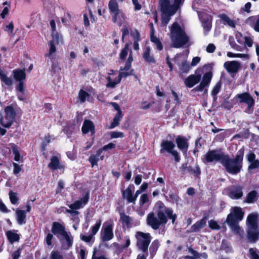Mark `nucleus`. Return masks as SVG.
Masks as SVG:
<instances>
[{
  "instance_id": "1",
  "label": "nucleus",
  "mask_w": 259,
  "mask_h": 259,
  "mask_svg": "<svg viewBox=\"0 0 259 259\" xmlns=\"http://www.w3.org/2000/svg\"><path fill=\"white\" fill-rule=\"evenodd\" d=\"M177 214L173 213L171 209L167 207H161L157 210L156 213L151 212L147 217V223L148 226L154 230L158 229L160 226H164L167 222V219L171 220L174 224Z\"/></svg>"
},
{
  "instance_id": "2",
  "label": "nucleus",
  "mask_w": 259,
  "mask_h": 259,
  "mask_svg": "<svg viewBox=\"0 0 259 259\" xmlns=\"http://www.w3.org/2000/svg\"><path fill=\"white\" fill-rule=\"evenodd\" d=\"M185 0H159L162 24L166 26L177 12L182 7Z\"/></svg>"
},
{
  "instance_id": "3",
  "label": "nucleus",
  "mask_w": 259,
  "mask_h": 259,
  "mask_svg": "<svg viewBox=\"0 0 259 259\" xmlns=\"http://www.w3.org/2000/svg\"><path fill=\"white\" fill-rule=\"evenodd\" d=\"M244 154V148L243 147L237 151L234 158H231L229 155H225L222 164L226 171L233 175L240 173L243 167Z\"/></svg>"
},
{
  "instance_id": "4",
  "label": "nucleus",
  "mask_w": 259,
  "mask_h": 259,
  "mask_svg": "<svg viewBox=\"0 0 259 259\" xmlns=\"http://www.w3.org/2000/svg\"><path fill=\"white\" fill-rule=\"evenodd\" d=\"M133 61V58L132 55V52H131L125 66L123 69H120L122 71L120 73H118L117 71L110 70L106 77L107 80L106 84L107 88L111 89L114 88L116 85L120 82L122 77H126L132 74V71L129 70Z\"/></svg>"
},
{
  "instance_id": "5",
  "label": "nucleus",
  "mask_w": 259,
  "mask_h": 259,
  "mask_svg": "<svg viewBox=\"0 0 259 259\" xmlns=\"http://www.w3.org/2000/svg\"><path fill=\"white\" fill-rule=\"evenodd\" d=\"M170 39L171 46L175 48H180L189 46L190 38L184 29L178 23L175 22L170 27Z\"/></svg>"
},
{
  "instance_id": "6",
  "label": "nucleus",
  "mask_w": 259,
  "mask_h": 259,
  "mask_svg": "<svg viewBox=\"0 0 259 259\" xmlns=\"http://www.w3.org/2000/svg\"><path fill=\"white\" fill-rule=\"evenodd\" d=\"M89 198V192H85L83 193L81 198L75 201L73 203L70 204H66L69 209L65 207H62L61 208V211L65 213H69L70 214V219L74 223L79 224L80 219L78 217L79 212L77 210L83 208L88 203Z\"/></svg>"
},
{
  "instance_id": "7",
  "label": "nucleus",
  "mask_w": 259,
  "mask_h": 259,
  "mask_svg": "<svg viewBox=\"0 0 259 259\" xmlns=\"http://www.w3.org/2000/svg\"><path fill=\"white\" fill-rule=\"evenodd\" d=\"M257 214L252 213L249 214L247 218V239L251 243H255L258 239L259 229L257 224Z\"/></svg>"
},
{
  "instance_id": "8",
  "label": "nucleus",
  "mask_w": 259,
  "mask_h": 259,
  "mask_svg": "<svg viewBox=\"0 0 259 259\" xmlns=\"http://www.w3.org/2000/svg\"><path fill=\"white\" fill-rule=\"evenodd\" d=\"M19 110L16 103L6 106L4 109V115L0 120L1 125L6 128L10 127L14 123Z\"/></svg>"
},
{
  "instance_id": "9",
  "label": "nucleus",
  "mask_w": 259,
  "mask_h": 259,
  "mask_svg": "<svg viewBox=\"0 0 259 259\" xmlns=\"http://www.w3.org/2000/svg\"><path fill=\"white\" fill-rule=\"evenodd\" d=\"M175 146L172 141L163 140L160 144V152L162 154L166 152L174 156L175 161L179 162L181 160V157L178 152L175 150Z\"/></svg>"
},
{
  "instance_id": "10",
  "label": "nucleus",
  "mask_w": 259,
  "mask_h": 259,
  "mask_svg": "<svg viewBox=\"0 0 259 259\" xmlns=\"http://www.w3.org/2000/svg\"><path fill=\"white\" fill-rule=\"evenodd\" d=\"M114 226V223L111 219L104 223L100 233V237L103 242L110 241L113 238Z\"/></svg>"
},
{
  "instance_id": "11",
  "label": "nucleus",
  "mask_w": 259,
  "mask_h": 259,
  "mask_svg": "<svg viewBox=\"0 0 259 259\" xmlns=\"http://www.w3.org/2000/svg\"><path fill=\"white\" fill-rule=\"evenodd\" d=\"M137 240V245L143 252H148V248L151 240V236L148 233L137 232L136 234Z\"/></svg>"
},
{
  "instance_id": "12",
  "label": "nucleus",
  "mask_w": 259,
  "mask_h": 259,
  "mask_svg": "<svg viewBox=\"0 0 259 259\" xmlns=\"http://www.w3.org/2000/svg\"><path fill=\"white\" fill-rule=\"evenodd\" d=\"M108 8L111 14H113V22L116 23L118 19H120L119 25H121L122 19L124 20L126 17L123 12L119 10L117 1L110 0L108 3Z\"/></svg>"
},
{
  "instance_id": "13",
  "label": "nucleus",
  "mask_w": 259,
  "mask_h": 259,
  "mask_svg": "<svg viewBox=\"0 0 259 259\" xmlns=\"http://www.w3.org/2000/svg\"><path fill=\"white\" fill-rule=\"evenodd\" d=\"M189 52H185L186 55L182 53L178 54L174 58V61L177 64L180 65V71L181 73H187L190 68L189 63L187 61V56Z\"/></svg>"
},
{
  "instance_id": "14",
  "label": "nucleus",
  "mask_w": 259,
  "mask_h": 259,
  "mask_svg": "<svg viewBox=\"0 0 259 259\" xmlns=\"http://www.w3.org/2000/svg\"><path fill=\"white\" fill-rule=\"evenodd\" d=\"M125 243L124 245H119L117 243H114L113 245L116 247L115 250V253L118 256L124 252L121 259H123L124 257L129 256L132 252V250L130 248H128V247L130 245L131 241L128 236H126L124 238Z\"/></svg>"
},
{
  "instance_id": "15",
  "label": "nucleus",
  "mask_w": 259,
  "mask_h": 259,
  "mask_svg": "<svg viewBox=\"0 0 259 259\" xmlns=\"http://www.w3.org/2000/svg\"><path fill=\"white\" fill-rule=\"evenodd\" d=\"M237 97L240 103H244L247 104V107L245 109V112L249 114L252 113L253 111L255 101L250 95L248 93L245 92L238 94Z\"/></svg>"
},
{
  "instance_id": "16",
  "label": "nucleus",
  "mask_w": 259,
  "mask_h": 259,
  "mask_svg": "<svg viewBox=\"0 0 259 259\" xmlns=\"http://www.w3.org/2000/svg\"><path fill=\"white\" fill-rule=\"evenodd\" d=\"M225 156V154L220 150H212L208 151L203 157L206 162L210 163L219 161L222 164V161Z\"/></svg>"
},
{
  "instance_id": "17",
  "label": "nucleus",
  "mask_w": 259,
  "mask_h": 259,
  "mask_svg": "<svg viewBox=\"0 0 259 259\" xmlns=\"http://www.w3.org/2000/svg\"><path fill=\"white\" fill-rule=\"evenodd\" d=\"M224 192L232 199H239L243 195V187L240 185L231 186L224 190Z\"/></svg>"
},
{
  "instance_id": "18",
  "label": "nucleus",
  "mask_w": 259,
  "mask_h": 259,
  "mask_svg": "<svg viewBox=\"0 0 259 259\" xmlns=\"http://www.w3.org/2000/svg\"><path fill=\"white\" fill-rule=\"evenodd\" d=\"M62 37H59L57 35H53V39L49 41L48 42L49 46V51L47 54H46V57H48L51 60L55 59V53L57 49L56 45L58 44L60 41L62 42Z\"/></svg>"
},
{
  "instance_id": "19",
  "label": "nucleus",
  "mask_w": 259,
  "mask_h": 259,
  "mask_svg": "<svg viewBox=\"0 0 259 259\" xmlns=\"http://www.w3.org/2000/svg\"><path fill=\"white\" fill-rule=\"evenodd\" d=\"M61 244L62 250H68L71 248L73 244V237L70 232H66L58 238Z\"/></svg>"
},
{
  "instance_id": "20",
  "label": "nucleus",
  "mask_w": 259,
  "mask_h": 259,
  "mask_svg": "<svg viewBox=\"0 0 259 259\" xmlns=\"http://www.w3.org/2000/svg\"><path fill=\"white\" fill-rule=\"evenodd\" d=\"M199 18L204 30V35H207L212 27V17L206 14L199 15Z\"/></svg>"
},
{
  "instance_id": "21",
  "label": "nucleus",
  "mask_w": 259,
  "mask_h": 259,
  "mask_svg": "<svg viewBox=\"0 0 259 259\" xmlns=\"http://www.w3.org/2000/svg\"><path fill=\"white\" fill-rule=\"evenodd\" d=\"M134 190L135 186L133 185H130L125 190L122 191V197L128 203L135 204L136 202V196L134 194Z\"/></svg>"
},
{
  "instance_id": "22",
  "label": "nucleus",
  "mask_w": 259,
  "mask_h": 259,
  "mask_svg": "<svg viewBox=\"0 0 259 259\" xmlns=\"http://www.w3.org/2000/svg\"><path fill=\"white\" fill-rule=\"evenodd\" d=\"M176 143L183 154L186 155L189 147L188 139L185 137L179 135L176 138Z\"/></svg>"
},
{
  "instance_id": "23",
  "label": "nucleus",
  "mask_w": 259,
  "mask_h": 259,
  "mask_svg": "<svg viewBox=\"0 0 259 259\" xmlns=\"http://www.w3.org/2000/svg\"><path fill=\"white\" fill-rule=\"evenodd\" d=\"M226 222L231 228L232 231L236 234L242 237L244 231L238 225V222L233 219L231 215H228Z\"/></svg>"
},
{
  "instance_id": "24",
  "label": "nucleus",
  "mask_w": 259,
  "mask_h": 259,
  "mask_svg": "<svg viewBox=\"0 0 259 259\" xmlns=\"http://www.w3.org/2000/svg\"><path fill=\"white\" fill-rule=\"evenodd\" d=\"M224 66L229 73H236L241 67V63L237 61H227Z\"/></svg>"
},
{
  "instance_id": "25",
  "label": "nucleus",
  "mask_w": 259,
  "mask_h": 259,
  "mask_svg": "<svg viewBox=\"0 0 259 259\" xmlns=\"http://www.w3.org/2000/svg\"><path fill=\"white\" fill-rule=\"evenodd\" d=\"M51 231L57 238L67 232L65 226L57 222L53 223Z\"/></svg>"
},
{
  "instance_id": "26",
  "label": "nucleus",
  "mask_w": 259,
  "mask_h": 259,
  "mask_svg": "<svg viewBox=\"0 0 259 259\" xmlns=\"http://www.w3.org/2000/svg\"><path fill=\"white\" fill-rule=\"evenodd\" d=\"M48 166L50 169L54 170L63 169L65 166L59 157L53 156L50 159V162L49 163Z\"/></svg>"
},
{
  "instance_id": "27",
  "label": "nucleus",
  "mask_w": 259,
  "mask_h": 259,
  "mask_svg": "<svg viewBox=\"0 0 259 259\" xmlns=\"http://www.w3.org/2000/svg\"><path fill=\"white\" fill-rule=\"evenodd\" d=\"M201 77L200 74H191L185 79V84L188 88H192L200 81Z\"/></svg>"
},
{
  "instance_id": "28",
  "label": "nucleus",
  "mask_w": 259,
  "mask_h": 259,
  "mask_svg": "<svg viewBox=\"0 0 259 259\" xmlns=\"http://www.w3.org/2000/svg\"><path fill=\"white\" fill-rule=\"evenodd\" d=\"M120 221L121 222L123 229H130L132 227L133 219L126 215L124 212H120Z\"/></svg>"
},
{
  "instance_id": "29",
  "label": "nucleus",
  "mask_w": 259,
  "mask_h": 259,
  "mask_svg": "<svg viewBox=\"0 0 259 259\" xmlns=\"http://www.w3.org/2000/svg\"><path fill=\"white\" fill-rule=\"evenodd\" d=\"M228 215H231L235 221L239 222L242 220L244 212L241 207L236 206L232 208V211Z\"/></svg>"
},
{
  "instance_id": "30",
  "label": "nucleus",
  "mask_w": 259,
  "mask_h": 259,
  "mask_svg": "<svg viewBox=\"0 0 259 259\" xmlns=\"http://www.w3.org/2000/svg\"><path fill=\"white\" fill-rule=\"evenodd\" d=\"M207 220L208 217L205 216L200 221L196 222L191 227V232H196L199 231L206 226Z\"/></svg>"
},
{
  "instance_id": "31",
  "label": "nucleus",
  "mask_w": 259,
  "mask_h": 259,
  "mask_svg": "<svg viewBox=\"0 0 259 259\" xmlns=\"http://www.w3.org/2000/svg\"><path fill=\"white\" fill-rule=\"evenodd\" d=\"M246 23L255 31L259 32V15L249 17L246 19Z\"/></svg>"
},
{
  "instance_id": "32",
  "label": "nucleus",
  "mask_w": 259,
  "mask_h": 259,
  "mask_svg": "<svg viewBox=\"0 0 259 259\" xmlns=\"http://www.w3.org/2000/svg\"><path fill=\"white\" fill-rule=\"evenodd\" d=\"M82 132L84 134H86L89 132H91L92 134L95 133V126L92 121L89 120H85L83 123L81 128Z\"/></svg>"
},
{
  "instance_id": "33",
  "label": "nucleus",
  "mask_w": 259,
  "mask_h": 259,
  "mask_svg": "<svg viewBox=\"0 0 259 259\" xmlns=\"http://www.w3.org/2000/svg\"><path fill=\"white\" fill-rule=\"evenodd\" d=\"M17 230H13L6 232V236L10 243L13 244L15 242L19 241L20 235L17 233Z\"/></svg>"
},
{
  "instance_id": "34",
  "label": "nucleus",
  "mask_w": 259,
  "mask_h": 259,
  "mask_svg": "<svg viewBox=\"0 0 259 259\" xmlns=\"http://www.w3.org/2000/svg\"><path fill=\"white\" fill-rule=\"evenodd\" d=\"M143 57L144 60L149 64H154L156 62L152 54H151V49L149 47H147L143 53Z\"/></svg>"
},
{
  "instance_id": "35",
  "label": "nucleus",
  "mask_w": 259,
  "mask_h": 259,
  "mask_svg": "<svg viewBox=\"0 0 259 259\" xmlns=\"http://www.w3.org/2000/svg\"><path fill=\"white\" fill-rule=\"evenodd\" d=\"M16 217L18 224L19 225L24 224L26 222V213L25 210L17 209Z\"/></svg>"
},
{
  "instance_id": "36",
  "label": "nucleus",
  "mask_w": 259,
  "mask_h": 259,
  "mask_svg": "<svg viewBox=\"0 0 259 259\" xmlns=\"http://www.w3.org/2000/svg\"><path fill=\"white\" fill-rule=\"evenodd\" d=\"M14 79L18 82L23 81L26 77L25 69H17L13 71Z\"/></svg>"
},
{
  "instance_id": "37",
  "label": "nucleus",
  "mask_w": 259,
  "mask_h": 259,
  "mask_svg": "<svg viewBox=\"0 0 259 259\" xmlns=\"http://www.w3.org/2000/svg\"><path fill=\"white\" fill-rule=\"evenodd\" d=\"M151 25L152 29L151 31L150 40L153 43H154L157 49L159 51H161L163 49V46L159 38L154 35V29L153 27V24L151 23Z\"/></svg>"
},
{
  "instance_id": "38",
  "label": "nucleus",
  "mask_w": 259,
  "mask_h": 259,
  "mask_svg": "<svg viewBox=\"0 0 259 259\" xmlns=\"http://www.w3.org/2000/svg\"><path fill=\"white\" fill-rule=\"evenodd\" d=\"M218 17L221 19L224 24H227L232 28L235 27V21L231 19L225 14H220L218 15Z\"/></svg>"
},
{
  "instance_id": "39",
  "label": "nucleus",
  "mask_w": 259,
  "mask_h": 259,
  "mask_svg": "<svg viewBox=\"0 0 259 259\" xmlns=\"http://www.w3.org/2000/svg\"><path fill=\"white\" fill-rule=\"evenodd\" d=\"M257 192L255 191H251L246 196L244 202L247 203H252L256 201L258 198Z\"/></svg>"
},
{
  "instance_id": "40",
  "label": "nucleus",
  "mask_w": 259,
  "mask_h": 259,
  "mask_svg": "<svg viewBox=\"0 0 259 259\" xmlns=\"http://www.w3.org/2000/svg\"><path fill=\"white\" fill-rule=\"evenodd\" d=\"M212 77V73L211 71L206 72L203 76L202 80L201 82L206 88H208Z\"/></svg>"
},
{
  "instance_id": "41",
  "label": "nucleus",
  "mask_w": 259,
  "mask_h": 259,
  "mask_svg": "<svg viewBox=\"0 0 259 259\" xmlns=\"http://www.w3.org/2000/svg\"><path fill=\"white\" fill-rule=\"evenodd\" d=\"M102 151L103 149H98L96 154L92 155L89 157V160L92 164V167L95 165H97V163L99 161V157L101 155Z\"/></svg>"
},
{
  "instance_id": "42",
  "label": "nucleus",
  "mask_w": 259,
  "mask_h": 259,
  "mask_svg": "<svg viewBox=\"0 0 259 259\" xmlns=\"http://www.w3.org/2000/svg\"><path fill=\"white\" fill-rule=\"evenodd\" d=\"M0 79L1 81L7 85L11 86L13 84V79L8 77L7 74L2 70H0Z\"/></svg>"
},
{
  "instance_id": "43",
  "label": "nucleus",
  "mask_w": 259,
  "mask_h": 259,
  "mask_svg": "<svg viewBox=\"0 0 259 259\" xmlns=\"http://www.w3.org/2000/svg\"><path fill=\"white\" fill-rule=\"evenodd\" d=\"M130 44L128 43H127L125 44V47L123 49H122L121 52L119 53V60L120 61H124L125 60L128 52L132 53V51L131 50L129 49ZM130 53L129 54V55ZM133 56V55L132 54Z\"/></svg>"
},
{
  "instance_id": "44",
  "label": "nucleus",
  "mask_w": 259,
  "mask_h": 259,
  "mask_svg": "<svg viewBox=\"0 0 259 259\" xmlns=\"http://www.w3.org/2000/svg\"><path fill=\"white\" fill-rule=\"evenodd\" d=\"M159 246V243L157 240H154L150 246V254L152 258L155 255Z\"/></svg>"
},
{
  "instance_id": "45",
  "label": "nucleus",
  "mask_w": 259,
  "mask_h": 259,
  "mask_svg": "<svg viewBox=\"0 0 259 259\" xmlns=\"http://www.w3.org/2000/svg\"><path fill=\"white\" fill-rule=\"evenodd\" d=\"M11 148L14 155V160L19 162L21 160V156L18 147L14 144H11Z\"/></svg>"
},
{
  "instance_id": "46",
  "label": "nucleus",
  "mask_w": 259,
  "mask_h": 259,
  "mask_svg": "<svg viewBox=\"0 0 259 259\" xmlns=\"http://www.w3.org/2000/svg\"><path fill=\"white\" fill-rule=\"evenodd\" d=\"M122 116L123 115L121 111L117 112V113L115 116L113 121L111 123L109 128H113L116 126L118 125L119 121L121 119Z\"/></svg>"
},
{
  "instance_id": "47",
  "label": "nucleus",
  "mask_w": 259,
  "mask_h": 259,
  "mask_svg": "<svg viewBox=\"0 0 259 259\" xmlns=\"http://www.w3.org/2000/svg\"><path fill=\"white\" fill-rule=\"evenodd\" d=\"M248 255L250 259H259V251L256 248H250Z\"/></svg>"
},
{
  "instance_id": "48",
  "label": "nucleus",
  "mask_w": 259,
  "mask_h": 259,
  "mask_svg": "<svg viewBox=\"0 0 259 259\" xmlns=\"http://www.w3.org/2000/svg\"><path fill=\"white\" fill-rule=\"evenodd\" d=\"M130 27L128 24H125L121 29L122 32V40L123 42L124 39L128 36L130 34L129 29Z\"/></svg>"
},
{
  "instance_id": "49",
  "label": "nucleus",
  "mask_w": 259,
  "mask_h": 259,
  "mask_svg": "<svg viewBox=\"0 0 259 259\" xmlns=\"http://www.w3.org/2000/svg\"><path fill=\"white\" fill-rule=\"evenodd\" d=\"M101 223H102L101 220L99 219L96 221V224L91 227V234L92 235L94 236L95 235H96L97 234V233L98 232V231H99V230L100 228Z\"/></svg>"
},
{
  "instance_id": "50",
  "label": "nucleus",
  "mask_w": 259,
  "mask_h": 259,
  "mask_svg": "<svg viewBox=\"0 0 259 259\" xmlns=\"http://www.w3.org/2000/svg\"><path fill=\"white\" fill-rule=\"evenodd\" d=\"M9 198L10 201L13 204H16L18 203L19 198L17 193L10 191L9 193Z\"/></svg>"
},
{
  "instance_id": "51",
  "label": "nucleus",
  "mask_w": 259,
  "mask_h": 259,
  "mask_svg": "<svg viewBox=\"0 0 259 259\" xmlns=\"http://www.w3.org/2000/svg\"><path fill=\"white\" fill-rule=\"evenodd\" d=\"M50 259H64V257L60 251L53 250L51 252Z\"/></svg>"
},
{
  "instance_id": "52",
  "label": "nucleus",
  "mask_w": 259,
  "mask_h": 259,
  "mask_svg": "<svg viewBox=\"0 0 259 259\" xmlns=\"http://www.w3.org/2000/svg\"><path fill=\"white\" fill-rule=\"evenodd\" d=\"M89 97V94L83 91V90H80L79 94H78V98L80 100V102L83 103L85 101L87 98Z\"/></svg>"
},
{
  "instance_id": "53",
  "label": "nucleus",
  "mask_w": 259,
  "mask_h": 259,
  "mask_svg": "<svg viewBox=\"0 0 259 259\" xmlns=\"http://www.w3.org/2000/svg\"><path fill=\"white\" fill-rule=\"evenodd\" d=\"M149 201V196L147 194L145 193L142 194L139 199V204L140 206H143L145 204L148 203Z\"/></svg>"
},
{
  "instance_id": "54",
  "label": "nucleus",
  "mask_w": 259,
  "mask_h": 259,
  "mask_svg": "<svg viewBox=\"0 0 259 259\" xmlns=\"http://www.w3.org/2000/svg\"><path fill=\"white\" fill-rule=\"evenodd\" d=\"M81 240L90 243L94 241V236L92 234L83 235L81 234L80 236Z\"/></svg>"
},
{
  "instance_id": "55",
  "label": "nucleus",
  "mask_w": 259,
  "mask_h": 259,
  "mask_svg": "<svg viewBox=\"0 0 259 259\" xmlns=\"http://www.w3.org/2000/svg\"><path fill=\"white\" fill-rule=\"evenodd\" d=\"M230 45L231 47L238 51H242L244 49V47L243 46H239L235 43L234 40H231V37L229 38Z\"/></svg>"
},
{
  "instance_id": "56",
  "label": "nucleus",
  "mask_w": 259,
  "mask_h": 259,
  "mask_svg": "<svg viewBox=\"0 0 259 259\" xmlns=\"http://www.w3.org/2000/svg\"><path fill=\"white\" fill-rule=\"evenodd\" d=\"M221 88V83L220 82H217L214 87H213L212 90L211 91V95L215 97L219 93Z\"/></svg>"
},
{
  "instance_id": "57",
  "label": "nucleus",
  "mask_w": 259,
  "mask_h": 259,
  "mask_svg": "<svg viewBox=\"0 0 259 259\" xmlns=\"http://www.w3.org/2000/svg\"><path fill=\"white\" fill-rule=\"evenodd\" d=\"M130 34L133 38L134 41L141 40L140 33L137 29L131 30L130 31Z\"/></svg>"
},
{
  "instance_id": "58",
  "label": "nucleus",
  "mask_w": 259,
  "mask_h": 259,
  "mask_svg": "<svg viewBox=\"0 0 259 259\" xmlns=\"http://www.w3.org/2000/svg\"><path fill=\"white\" fill-rule=\"evenodd\" d=\"M188 171L191 172L194 176H198L200 174V169L198 166H196L194 167H189L188 168Z\"/></svg>"
},
{
  "instance_id": "59",
  "label": "nucleus",
  "mask_w": 259,
  "mask_h": 259,
  "mask_svg": "<svg viewBox=\"0 0 259 259\" xmlns=\"http://www.w3.org/2000/svg\"><path fill=\"white\" fill-rule=\"evenodd\" d=\"M208 88L200 82V84L194 88V90L197 92H202L204 91V94H207L208 92Z\"/></svg>"
},
{
  "instance_id": "60",
  "label": "nucleus",
  "mask_w": 259,
  "mask_h": 259,
  "mask_svg": "<svg viewBox=\"0 0 259 259\" xmlns=\"http://www.w3.org/2000/svg\"><path fill=\"white\" fill-rule=\"evenodd\" d=\"M92 259H108V258L105 254H100L94 251Z\"/></svg>"
},
{
  "instance_id": "61",
  "label": "nucleus",
  "mask_w": 259,
  "mask_h": 259,
  "mask_svg": "<svg viewBox=\"0 0 259 259\" xmlns=\"http://www.w3.org/2000/svg\"><path fill=\"white\" fill-rule=\"evenodd\" d=\"M208 225L211 229L219 230L220 229V226L218 223L213 220H211L208 222Z\"/></svg>"
},
{
  "instance_id": "62",
  "label": "nucleus",
  "mask_w": 259,
  "mask_h": 259,
  "mask_svg": "<svg viewBox=\"0 0 259 259\" xmlns=\"http://www.w3.org/2000/svg\"><path fill=\"white\" fill-rule=\"evenodd\" d=\"M244 48L246 47V46L248 47H251L252 46L253 44V39L250 36H245L244 38Z\"/></svg>"
},
{
  "instance_id": "63",
  "label": "nucleus",
  "mask_w": 259,
  "mask_h": 259,
  "mask_svg": "<svg viewBox=\"0 0 259 259\" xmlns=\"http://www.w3.org/2000/svg\"><path fill=\"white\" fill-rule=\"evenodd\" d=\"M250 164L248 166V169H254L259 168V160H255L250 162Z\"/></svg>"
},
{
  "instance_id": "64",
  "label": "nucleus",
  "mask_w": 259,
  "mask_h": 259,
  "mask_svg": "<svg viewBox=\"0 0 259 259\" xmlns=\"http://www.w3.org/2000/svg\"><path fill=\"white\" fill-rule=\"evenodd\" d=\"M188 252L192 254L193 258L194 259H198L199 258V253L194 250L192 247H190L188 248Z\"/></svg>"
}]
</instances>
